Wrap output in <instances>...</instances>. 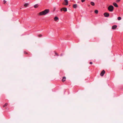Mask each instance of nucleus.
I'll list each match as a JSON object with an SVG mask.
<instances>
[{
    "mask_svg": "<svg viewBox=\"0 0 123 123\" xmlns=\"http://www.w3.org/2000/svg\"><path fill=\"white\" fill-rule=\"evenodd\" d=\"M49 12V10L48 9H45L43 11L40 12L38 15L40 16L45 15L48 13Z\"/></svg>",
    "mask_w": 123,
    "mask_h": 123,
    "instance_id": "obj_1",
    "label": "nucleus"
},
{
    "mask_svg": "<svg viewBox=\"0 0 123 123\" xmlns=\"http://www.w3.org/2000/svg\"><path fill=\"white\" fill-rule=\"evenodd\" d=\"M108 9L109 11L112 12L113 10L114 7L112 6L111 5L108 6Z\"/></svg>",
    "mask_w": 123,
    "mask_h": 123,
    "instance_id": "obj_2",
    "label": "nucleus"
},
{
    "mask_svg": "<svg viewBox=\"0 0 123 123\" xmlns=\"http://www.w3.org/2000/svg\"><path fill=\"white\" fill-rule=\"evenodd\" d=\"M60 11H63L64 12H67V8H65V7L63 8H61V9Z\"/></svg>",
    "mask_w": 123,
    "mask_h": 123,
    "instance_id": "obj_3",
    "label": "nucleus"
},
{
    "mask_svg": "<svg viewBox=\"0 0 123 123\" xmlns=\"http://www.w3.org/2000/svg\"><path fill=\"white\" fill-rule=\"evenodd\" d=\"M104 15L106 17H108L109 16V14L107 12L105 13H104Z\"/></svg>",
    "mask_w": 123,
    "mask_h": 123,
    "instance_id": "obj_4",
    "label": "nucleus"
},
{
    "mask_svg": "<svg viewBox=\"0 0 123 123\" xmlns=\"http://www.w3.org/2000/svg\"><path fill=\"white\" fill-rule=\"evenodd\" d=\"M105 73V71L104 70H103L100 74L101 76H103L104 74Z\"/></svg>",
    "mask_w": 123,
    "mask_h": 123,
    "instance_id": "obj_5",
    "label": "nucleus"
},
{
    "mask_svg": "<svg viewBox=\"0 0 123 123\" xmlns=\"http://www.w3.org/2000/svg\"><path fill=\"white\" fill-rule=\"evenodd\" d=\"M64 1L65 2V3H64L63 4L65 5H67L68 4V0H64Z\"/></svg>",
    "mask_w": 123,
    "mask_h": 123,
    "instance_id": "obj_6",
    "label": "nucleus"
},
{
    "mask_svg": "<svg viewBox=\"0 0 123 123\" xmlns=\"http://www.w3.org/2000/svg\"><path fill=\"white\" fill-rule=\"evenodd\" d=\"M117 27V26L116 25H114L112 26V29H116Z\"/></svg>",
    "mask_w": 123,
    "mask_h": 123,
    "instance_id": "obj_7",
    "label": "nucleus"
},
{
    "mask_svg": "<svg viewBox=\"0 0 123 123\" xmlns=\"http://www.w3.org/2000/svg\"><path fill=\"white\" fill-rule=\"evenodd\" d=\"M113 4L115 7H118V6L117 4L115 2L113 3Z\"/></svg>",
    "mask_w": 123,
    "mask_h": 123,
    "instance_id": "obj_8",
    "label": "nucleus"
},
{
    "mask_svg": "<svg viewBox=\"0 0 123 123\" xmlns=\"http://www.w3.org/2000/svg\"><path fill=\"white\" fill-rule=\"evenodd\" d=\"M73 7L74 8H76L77 7V4H74L73 6Z\"/></svg>",
    "mask_w": 123,
    "mask_h": 123,
    "instance_id": "obj_9",
    "label": "nucleus"
},
{
    "mask_svg": "<svg viewBox=\"0 0 123 123\" xmlns=\"http://www.w3.org/2000/svg\"><path fill=\"white\" fill-rule=\"evenodd\" d=\"M54 20L55 21H56L57 20H58V18L57 17H55L54 18Z\"/></svg>",
    "mask_w": 123,
    "mask_h": 123,
    "instance_id": "obj_10",
    "label": "nucleus"
},
{
    "mask_svg": "<svg viewBox=\"0 0 123 123\" xmlns=\"http://www.w3.org/2000/svg\"><path fill=\"white\" fill-rule=\"evenodd\" d=\"M66 78L65 77H63V78L62 80V82H64L65 81Z\"/></svg>",
    "mask_w": 123,
    "mask_h": 123,
    "instance_id": "obj_11",
    "label": "nucleus"
},
{
    "mask_svg": "<svg viewBox=\"0 0 123 123\" xmlns=\"http://www.w3.org/2000/svg\"><path fill=\"white\" fill-rule=\"evenodd\" d=\"M90 4L92 6H94L95 5L94 3L93 2H91L90 3Z\"/></svg>",
    "mask_w": 123,
    "mask_h": 123,
    "instance_id": "obj_12",
    "label": "nucleus"
},
{
    "mask_svg": "<svg viewBox=\"0 0 123 123\" xmlns=\"http://www.w3.org/2000/svg\"><path fill=\"white\" fill-rule=\"evenodd\" d=\"M38 6V4H37L34 6V7L35 8H37V7Z\"/></svg>",
    "mask_w": 123,
    "mask_h": 123,
    "instance_id": "obj_13",
    "label": "nucleus"
},
{
    "mask_svg": "<svg viewBox=\"0 0 123 123\" xmlns=\"http://www.w3.org/2000/svg\"><path fill=\"white\" fill-rule=\"evenodd\" d=\"M29 4L28 3H25L24 4V6L25 7H26L28 6L29 5Z\"/></svg>",
    "mask_w": 123,
    "mask_h": 123,
    "instance_id": "obj_14",
    "label": "nucleus"
},
{
    "mask_svg": "<svg viewBox=\"0 0 123 123\" xmlns=\"http://www.w3.org/2000/svg\"><path fill=\"white\" fill-rule=\"evenodd\" d=\"M94 12L95 13L97 14L98 13V11L97 10H95V11H94Z\"/></svg>",
    "mask_w": 123,
    "mask_h": 123,
    "instance_id": "obj_15",
    "label": "nucleus"
},
{
    "mask_svg": "<svg viewBox=\"0 0 123 123\" xmlns=\"http://www.w3.org/2000/svg\"><path fill=\"white\" fill-rule=\"evenodd\" d=\"M8 105V104L7 103H6L4 105H3V107H4Z\"/></svg>",
    "mask_w": 123,
    "mask_h": 123,
    "instance_id": "obj_16",
    "label": "nucleus"
},
{
    "mask_svg": "<svg viewBox=\"0 0 123 123\" xmlns=\"http://www.w3.org/2000/svg\"><path fill=\"white\" fill-rule=\"evenodd\" d=\"M117 19L118 20H120L121 19V18L120 17H118L117 18Z\"/></svg>",
    "mask_w": 123,
    "mask_h": 123,
    "instance_id": "obj_17",
    "label": "nucleus"
},
{
    "mask_svg": "<svg viewBox=\"0 0 123 123\" xmlns=\"http://www.w3.org/2000/svg\"><path fill=\"white\" fill-rule=\"evenodd\" d=\"M38 36L39 37H41L42 36V35L41 34H39L38 35Z\"/></svg>",
    "mask_w": 123,
    "mask_h": 123,
    "instance_id": "obj_18",
    "label": "nucleus"
},
{
    "mask_svg": "<svg viewBox=\"0 0 123 123\" xmlns=\"http://www.w3.org/2000/svg\"><path fill=\"white\" fill-rule=\"evenodd\" d=\"M4 4H5L6 2V1L5 0H4L3 1Z\"/></svg>",
    "mask_w": 123,
    "mask_h": 123,
    "instance_id": "obj_19",
    "label": "nucleus"
},
{
    "mask_svg": "<svg viewBox=\"0 0 123 123\" xmlns=\"http://www.w3.org/2000/svg\"><path fill=\"white\" fill-rule=\"evenodd\" d=\"M85 1V0H81L82 2H83Z\"/></svg>",
    "mask_w": 123,
    "mask_h": 123,
    "instance_id": "obj_20",
    "label": "nucleus"
},
{
    "mask_svg": "<svg viewBox=\"0 0 123 123\" xmlns=\"http://www.w3.org/2000/svg\"><path fill=\"white\" fill-rule=\"evenodd\" d=\"M120 0H117L116 2H118L119 1H120Z\"/></svg>",
    "mask_w": 123,
    "mask_h": 123,
    "instance_id": "obj_21",
    "label": "nucleus"
},
{
    "mask_svg": "<svg viewBox=\"0 0 123 123\" xmlns=\"http://www.w3.org/2000/svg\"><path fill=\"white\" fill-rule=\"evenodd\" d=\"M55 54L57 55V56L59 55L58 54L56 53H55Z\"/></svg>",
    "mask_w": 123,
    "mask_h": 123,
    "instance_id": "obj_22",
    "label": "nucleus"
},
{
    "mask_svg": "<svg viewBox=\"0 0 123 123\" xmlns=\"http://www.w3.org/2000/svg\"><path fill=\"white\" fill-rule=\"evenodd\" d=\"M90 64H92V62H90Z\"/></svg>",
    "mask_w": 123,
    "mask_h": 123,
    "instance_id": "obj_23",
    "label": "nucleus"
},
{
    "mask_svg": "<svg viewBox=\"0 0 123 123\" xmlns=\"http://www.w3.org/2000/svg\"><path fill=\"white\" fill-rule=\"evenodd\" d=\"M25 54H27V53L26 52H25Z\"/></svg>",
    "mask_w": 123,
    "mask_h": 123,
    "instance_id": "obj_24",
    "label": "nucleus"
},
{
    "mask_svg": "<svg viewBox=\"0 0 123 123\" xmlns=\"http://www.w3.org/2000/svg\"><path fill=\"white\" fill-rule=\"evenodd\" d=\"M90 6L89 5H88V6Z\"/></svg>",
    "mask_w": 123,
    "mask_h": 123,
    "instance_id": "obj_25",
    "label": "nucleus"
}]
</instances>
